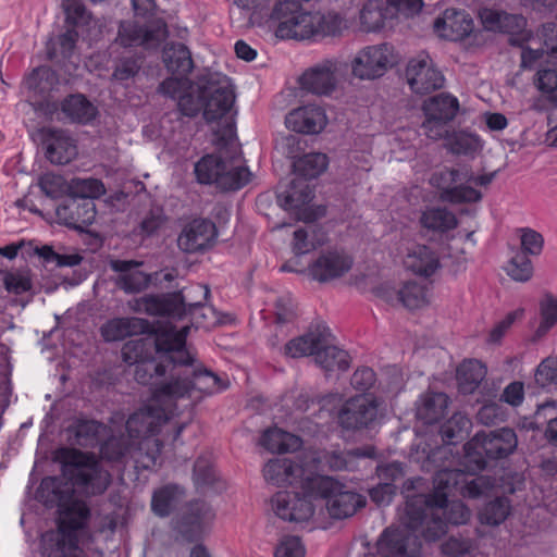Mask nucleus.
Returning a JSON list of instances; mask_svg holds the SVG:
<instances>
[{
	"label": "nucleus",
	"mask_w": 557,
	"mask_h": 557,
	"mask_svg": "<svg viewBox=\"0 0 557 557\" xmlns=\"http://www.w3.org/2000/svg\"><path fill=\"white\" fill-rule=\"evenodd\" d=\"M480 18L484 28L492 32L516 33L525 25V20L521 15L508 14L492 9L480 11Z\"/></svg>",
	"instance_id": "nucleus-31"
},
{
	"label": "nucleus",
	"mask_w": 557,
	"mask_h": 557,
	"mask_svg": "<svg viewBox=\"0 0 557 557\" xmlns=\"http://www.w3.org/2000/svg\"><path fill=\"white\" fill-rule=\"evenodd\" d=\"M163 60L170 72L181 76H186L194 67L189 49L181 42L169 45L163 51Z\"/></svg>",
	"instance_id": "nucleus-39"
},
{
	"label": "nucleus",
	"mask_w": 557,
	"mask_h": 557,
	"mask_svg": "<svg viewBox=\"0 0 557 557\" xmlns=\"http://www.w3.org/2000/svg\"><path fill=\"white\" fill-rule=\"evenodd\" d=\"M271 505L280 519L302 523L325 512L332 519L349 518L366 506V498L330 476L308 475L301 492H277Z\"/></svg>",
	"instance_id": "nucleus-2"
},
{
	"label": "nucleus",
	"mask_w": 557,
	"mask_h": 557,
	"mask_svg": "<svg viewBox=\"0 0 557 557\" xmlns=\"http://www.w3.org/2000/svg\"><path fill=\"white\" fill-rule=\"evenodd\" d=\"M141 262L134 260H111L110 268L117 273L115 285L126 294H137L145 290L150 283V277L138 270Z\"/></svg>",
	"instance_id": "nucleus-24"
},
{
	"label": "nucleus",
	"mask_w": 557,
	"mask_h": 557,
	"mask_svg": "<svg viewBox=\"0 0 557 557\" xmlns=\"http://www.w3.org/2000/svg\"><path fill=\"white\" fill-rule=\"evenodd\" d=\"M315 34L323 36H336L346 28V24L344 18L336 13H315Z\"/></svg>",
	"instance_id": "nucleus-58"
},
{
	"label": "nucleus",
	"mask_w": 557,
	"mask_h": 557,
	"mask_svg": "<svg viewBox=\"0 0 557 557\" xmlns=\"http://www.w3.org/2000/svg\"><path fill=\"white\" fill-rule=\"evenodd\" d=\"M446 147L455 154L468 156L481 148V141L472 134L458 132L447 138Z\"/></svg>",
	"instance_id": "nucleus-54"
},
{
	"label": "nucleus",
	"mask_w": 557,
	"mask_h": 557,
	"mask_svg": "<svg viewBox=\"0 0 557 557\" xmlns=\"http://www.w3.org/2000/svg\"><path fill=\"white\" fill-rule=\"evenodd\" d=\"M542 321L539 331L546 332L557 323V297L547 293L540 302Z\"/></svg>",
	"instance_id": "nucleus-62"
},
{
	"label": "nucleus",
	"mask_w": 557,
	"mask_h": 557,
	"mask_svg": "<svg viewBox=\"0 0 557 557\" xmlns=\"http://www.w3.org/2000/svg\"><path fill=\"white\" fill-rule=\"evenodd\" d=\"M520 232H521L520 240H521V248H522L521 253H524L525 256L541 255V252L543 250V246H544L543 236L535 230H532L529 227L521 228Z\"/></svg>",
	"instance_id": "nucleus-64"
},
{
	"label": "nucleus",
	"mask_w": 557,
	"mask_h": 557,
	"mask_svg": "<svg viewBox=\"0 0 557 557\" xmlns=\"http://www.w3.org/2000/svg\"><path fill=\"white\" fill-rule=\"evenodd\" d=\"M57 73L48 66L35 69L24 81V86L35 95L45 96L58 85Z\"/></svg>",
	"instance_id": "nucleus-44"
},
{
	"label": "nucleus",
	"mask_w": 557,
	"mask_h": 557,
	"mask_svg": "<svg viewBox=\"0 0 557 557\" xmlns=\"http://www.w3.org/2000/svg\"><path fill=\"white\" fill-rule=\"evenodd\" d=\"M169 36L168 25L161 17L149 21L145 26L134 21L121 22L117 40L124 47L144 46L157 48Z\"/></svg>",
	"instance_id": "nucleus-10"
},
{
	"label": "nucleus",
	"mask_w": 557,
	"mask_h": 557,
	"mask_svg": "<svg viewBox=\"0 0 557 557\" xmlns=\"http://www.w3.org/2000/svg\"><path fill=\"white\" fill-rule=\"evenodd\" d=\"M69 189L73 198L90 199L99 197L106 193L104 185L97 178H73L69 184Z\"/></svg>",
	"instance_id": "nucleus-51"
},
{
	"label": "nucleus",
	"mask_w": 557,
	"mask_h": 557,
	"mask_svg": "<svg viewBox=\"0 0 557 557\" xmlns=\"http://www.w3.org/2000/svg\"><path fill=\"white\" fill-rule=\"evenodd\" d=\"M407 82L416 94H429L444 84V76L433 66L429 55L411 60L406 70Z\"/></svg>",
	"instance_id": "nucleus-15"
},
{
	"label": "nucleus",
	"mask_w": 557,
	"mask_h": 557,
	"mask_svg": "<svg viewBox=\"0 0 557 557\" xmlns=\"http://www.w3.org/2000/svg\"><path fill=\"white\" fill-rule=\"evenodd\" d=\"M392 18L393 9L387 0H370L360 12V22L367 32L381 29L385 21Z\"/></svg>",
	"instance_id": "nucleus-35"
},
{
	"label": "nucleus",
	"mask_w": 557,
	"mask_h": 557,
	"mask_svg": "<svg viewBox=\"0 0 557 557\" xmlns=\"http://www.w3.org/2000/svg\"><path fill=\"white\" fill-rule=\"evenodd\" d=\"M421 225L432 232L445 233L454 230L457 224L456 215L446 208H429L420 216Z\"/></svg>",
	"instance_id": "nucleus-42"
},
{
	"label": "nucleus",
	"mask_w": 557,
	"mask_h": 557,
	"mask_svg": "<svg viewBox=\"0 0 557 557\" xmlns=\"http://www.w3.org/2000/svg\"><path fill=\"white\" fill-rule=\"evenodd\" d=\"M218 236L215 224L209 219H194L187 223L177 237L178 248L186 253L210 249Z\"/></svg>",
	"instance_id": "nucleus-12"
},
{
	"label": "nucleus",
	"mask_w": 557,
	"mask_h": 557,
	"mask_svg": "<svg viewBox=\"0 0 557 557\" xmlns=\"http://www.w3.org/2000/svg\"><path fill=\"white\" fill-rule=\"evenodd\" d=\"M77 40L78 33L75 28H69L57 38H50L47 42L48 59L54 60L59 57L63 59L71 58L74 53Z\"/></svg>",
	"instance_id": "nucleus-46"
},
{
	"label": "nucleus",
	"mask_w": 557,
	"mask_h": 557,
	"mask_svg": "<svg viewBox=\"0 0 557 557\" xmlns=\"http://www.w3.org/2000/svg\"><path fill=\"white\" fill-rule=\"evenodd\" d=\"M195 360L187 366L171 368V381L158 387L156 397L158 400H175L189 394L191 389H198L203 394H215L228 387V380L218 374L194 366Z\"/></svg>",
	"instance_id": "nucleus-5"
},
{
	"label": "nucleus",
	"mask_w": 557,
	"mask_h": 557,
	"mask_svg": "<svg viewBox=\"0 0 557 557\" xmlns=\"http://www.w3.org/2000/svg\"><path fill=\"white\" fill-rule=\"evenodd\" d=\"M158 90L166 97L176 99L178 110L181 111V99L187 95L196 94V83L191 84L184 76L169 77L160 84Z\"/></svg>",
	"instance_id": "nucleus-49"
},
{
	"label": "nucleus",
	"mask_w": 557,
	"mask_h": 557,
	"mask_svg": "<svg viewBox=\"0 0 557 557\" xmlns=\"http://www.w3.org/2000/svg\"><path fill=\"white\" fill-rule=\"evenodd\" d=\"M166 221L168 218L164 210L159 206H153L146 212L140 221L138 225L139 233L147 237L152 236L165 225Z\"/></svg>",
	"instance_id": "nucleus-56"
},
{
	"label": "nucleus",
	"mask_w": 557,
	"mask_h": 557,
	"mask_svg": "<svg viewBox=\"0 0 557 557\" xmlns=\"http://www.w3.org/2000/svg\"><path fill=\"white\" fill-rule=\"evenodd\" d=\"M304 468L288 458L271 459L263 468L264 479L276 486L293 485L298 483V481L301 485L308 478H304Z\"/></svg>",
	"instance_id": "nucleus-27"
},
{
	"label": "nucleus",
	"mask_w": 557,
	"mask_h": 557,
	"mask_svg": "<svg viewBox=\"0 0 557 557\" xmlns=\"http://www.w3.org/2000/svg\"><path fill=\"white\" fill-rule=\"evenodd\" d=\"M422 110L425 116H434L450 122L459 110V102L456 97L449 94H438L425 100Z\"/></svg>",
	"instance_id": "nucleus-38"
},
{
	"label": "nucleus",
	"mask_w": 557,
	"mask_h": 557,
	"mask_svg": "<svg viewBox=\"0 0 557 557\" xmlns=\"http://www.w3.org/2000/svg\"><path fill=\"white\" fill-rule=\"evenodd\" d=\"M285 124L296 133L318 134L326 124V115L319 107H300L286 115Z\"/></svg>",
	"instance_id": "nucleus-26"
},
{
	"label": "nucleus",
	"mask_w": 557,
	"mask_h": 557,
	"mask_svg": "<svg viewBox=\"0 0 557 557\" xmlns=\"http://www.w3.org/2000/svg\"><path fill=\"white\" fill-rule=\"evenodd\" d=\"M429 302L428 290L424 286L408 282L400 287V305L413 310L425 306Z\"/></svg>",
	"instance_id": "nucleus-52"
},
{
	"label": "nucleus",
	"mask_w": 557,
	"mask_h": 557,
	"mask_svg": "<svg viewBox=\"0 0 557 557\" xmlns=\"http://www.w3.org/2000/svg\"><path fill=\"white\" fill-rule=\"evenodd\" d=\"M44 145L46 158L53 164H67L77 156L75 140L63 129H45Z\"/></svg>",
	"instance_id": "nucleus-23"
},
{
	"label": "nucleus",
	"mask_w": 557,
	"mask_h": 557,
	"mask_svg": "<svg viewBox=\"0 0 557 557\" xmlns=\"http://www.w3.org/2000/svg\"><path fill=\"white\" fill-rule=\"evenodd\" d=\"M315 364L325 372L346 371L350 364V358L347 351L332 344V335L326 337V344L322 345L317 355Z\"/></svg>",
	"instance_id": "nucleus-37"
},
{
	"label": "nucleus",
	"mask_w": 557,
	"mask_h": 557,
	"mask_svg": "<svg viewBox=\"0 0 557 557\" xmlns=\"http://www.w3.org/2000/svg\"><path fill=\"white\" fill-rule=\"evenodd\" d=\"M152 393V404L134 412L126 421V430L131 438L140 440L138 443L137 462L145 469L158 463L162 443L152 437L161 425L175 414V403L169 399L158 400Z\"/></svg>",
	"instance_id": "nucleus-3"
},
{
	"label": "nucleus",
	"mask_w": 557,
	"mask_h": 557,
	"mask_svg": "<svg viewBox=\"0 0 557 557\" xmlns=\"http://www.w3.org/2000/svg\"><path fill=\"white\" fill-rule=\"evenodd\" d=\"M225 169L219 178L218 187L223 190H236L245 186L250 181V172L247 166L242 164V157L235 140L225 143Z\"/></svg>",
	"instance_id": "nucleus-19"
},
{
	"label": "nucleus",
	"mask_w": 557,
	"mask_h": 557,
	"mask_svg": "<svg viewBox=\"0 0 557 557\" xmlns=\"http://www.w3.org/2000/svg\"><path fill=\"white\" fill-rule=\"evenodd\" d=\"M352 267V259L342 250H327L322 252L317 260L309 265L310 276L326 283L345 275Z\"/></svg>",
	"instance_id": "nucleus-16"
},
{
	"label": "nucleus",
	"mask_w": 557,
	"mask_h": 557,
	"mask_svg": "<svg viewBox=\"0 0 557 557\" xmlns=\"http://www.w3.org/2000/svg\"><path fill=\"white\" fill-rule=\"evenodd\" d=\"M150 324L147 320L140 318H115L107 321L101 327L100 333L106 342L122 341L126 336L145 334L149 332Z\"/></svg>",
	"instance_id": "nucleus-28"
},
{
	"label": "nucleus",
	"mask_w": 557,
	"mask_h": 557,
	"mask_svg": "<svg viewBox=\"0 0 557 557\" xmlns=\"http://www.w3.org/2000/svg\"><path fill=\"white\" fill-rule=\"evenodd\" d=\"M7 292L15 295L29 292L33 287L30 270L14 269L11 271H2V283Z\"/></svg>",
	"instance_id": "nucleus-48"
},
{
	"label": "nucleus",
	"mask_w": 557,
	"mask_h": 557,
	"mask_svg": "<svg viewBox=\"0 0 557 557\" xmlns=\"http://www.w3.org/2000/svg\"><path fill=\"white\" fill-rule=\"evenodd\" d=\"M168 364L164 363H156L154 358L147 360L145 362H140L135 364V380L143 385L153 384V380L160 376L165 375L168 372Z\"/></svg>",
	"instance_id": "nucleus-55"
},
{
	"label": "nucleus",
	"mask_w": 557,
	"mask_h": 557,
	"mask_svg": "<svg viewBox=\"0 0 557 557\" xmlns=\"http://www.w3.org/2000/svg\"><path fill=\"white\" fill-rule=\"evenodd\" d=\"M40 190L51 199H58L64 195L69 186L63 176L53 173H45L38 178Z\"/></svg>",
	"instance_id": "nucleus-60"
},
{
	"label": "nucleus",
	"mask_w": 557,
	"mask_h": 557,
	"mask_svg": "<svg viewBox=\"0 0 557 557\" xmlns=\"http://www.w3.org/2000/svg\"><path fill=\"white\" fill-rule=\"evenodd\" d=\"M326 166L327 157L321 152L305 154L294 163L295 173L305 181L318 177Z\"/></svg>",
	"instance_id": "nucleus-47"
},
{
	"label": "nucleus",
	"mask_w": 557,
	"mask_h": 557,
	"mask_svg": "<svg viewBox=\"0 0 557 557\" xmlns=\"http://www.w3.org/2000/svg\"><path fill=\"white\" fill-rule=\"evenodd\" d=\"M473 172L467 165L443 168L432 173L429 183L438 190L442 201L453 205L472 203L482 199V194L470 186Z\"/></svg>",
	"instance_id": "nucleus-7"
},
{
	"label": "nucleus",
	"mask_w": 557,
	"mask_h": 557,
	"mask_svg": "<svg viewBox=\"0 0 557 557\" xmlns=\"http://www.w3.org/2000/svg\"><path fill=\"white\" fill-rule=\"evenodd\" d=\"M510 512V503L507 498H496L488 504L480 512L482 523L490 525H498L503 523Z\"/></svg>",
	"instance_id": "nucleus-53"
},
{
	"label": "nucleus",
	"mask_w": 557,
	"mask_h": 557,
	"mask_svg": "<svg viewBox=\"0 0 557 557\" xmlns=\"http://www.w3.org/2000/svg\"><path fill=\"white\" fill-rule=\"evenodd\" d=\"M226 157L225 144L219 148L216 153L202 157L195 164V174L198 182L201 184H215L218 186L222 171L225 169Z\"/></svg>",
	"instance_id": "nucleus-32"
},
{
	"label": "nucleus",
	"mask_w": 557,
	"mask_h": 557,
	"mask_svg": "<svg viewBox=\"0 0 557 557\" xmlns=\"http://www.w3.org/2000/svg\"><path fill=\"white\" fill-rule=\"evenodd\" d=\"M379 411L375 398L356 396L348 399L338 412L339 424L347 430H358L372 423Z\"/></svg>",
	"instance_id": "nucleus-14"
},
{
	"label": "nucleus",
	"mask_w": 557,
	"mask_h": 557,
	"mask_svg": "<svg viewBox=\"0 0 557 557\" xmlns=\"http://www.w3.org/2000/svg\"><path fill=\"white\" fill-rule=\"evenodd\" d=\"M145 337L127 341L121 350L123 361L128 364H138L153 359L154 354L164 356V344L169 341L166 335H158L156 329L148 332Z\"/></svg>",
	"instance_id": "nucleus-17"
},
{
	"label": "nucleus",
	"mask_w": 557,
	"mask_h": 557,
	"mask_svg": "<svg viewBox=\"0 0 557 557\" xmlns=\"http://www.w3.org/2000/svg\"><path fill=\"white\" fill-rule=\"evenodd\" d=\"M183 491L177 485H165L156 490L151 499V509L158 517H168L177 506Z\"/></svg>",
	"instance_id": "nucleus-43"
},
{
	"label": "nucleus",
	"mask_w": 557,
	"mask_h": 557,
	"mask_svg": "<svg viewBox=\"0 0 557 557\" xmlns=\"http://www.w3.org/2000/svg\"><path fill=\"white\" fill-rule=\"evenodd\" d=\"M389 64L391 49L386 44L369 46L351 60V75L359 79H374L382 76Z\"/></svg>",
	"instance_id": "nucleus-11"
},
{
	"label": "nucleus",
	"mask_w": 557,
	"mask_h": 557,
	"mask_svg": "<svg viewBox=\"0 0 557 557\" xmlns=\"http://www.w3.org/2000/svg\"><path fill=\"white\" fill-rule=\"evenodd\" d=\"M140 66L138 59L134 57L121 58L115 62L112 79L126 82L134 78L138 74Z\"/></svg>",
	"instance_id": "nucleus-63"
},
{
	"label": "nucleus",
	"mask_w": 557,
	"mask_h": 557,
	"mask_svg": "<svg viewBox=\"0 0 557 557\" xmlns=\"http://www.w3.org/2000/svg\"><path fill=\"white\" fill-rule=\"evenodd\" d=\"M58 222L72 228H83L94 223L96 207L90 199L70 197L55 210Z\"/></svg>",
	"instance_id": "nucleus-20"
},
{
	"label": "nucleus",
	"mask_w": 557,
	"mask_h": 557,
	"mask_svg": "<svg viewBox=\"0 0 557 557\" xmlns=\"http://www.w3.org/2000/svg\"><path fill=\"white\" fill-rule=\"evenodd\" d=\"M278 22L276 36L280 38L305 39L315 35V13L302 11L294 0L280 1L271 13Z\"/></svg>",
	"instance_id": "nucleus-8"
},
{
	"label": "nucleus",
	"mask_w": 557,
	"mask_h": 557,
	"mask_svg": "<svg viewBox=\"0 0 557 557\" xmlns=\"http://www.w3.org/2000/svg\"><path fill=\"white\" fill-rule=\"evenodd\" d=\"M327 336H331L329 327L317 324L305 334L288 341L284 346V354L290 358L312 356L315 361L322 345L326 344Z\"/></svg>",
	"instance_id": "nucleus-21"
},
{
	"label": "nucleus",
	"mask_w": 557,
	"mask_h": 557,
	"mask_svg": "<svg viewBox=\"0 0 557 557\" xmlns=\"http://www.w3.org/2000/svg\"><path fill=\"white\" fill-rule=\"evenodd\" d=\"M471 426V420L466 414L455 413L441 426L443 442L447 445H456L469 435Z\"/></svg>",
	"instance_id": "nucleus-45"
},
{
	"label": "nucleus",
	"mask_w": 557,
	"mask_h": 557,
	"mask_svg": "<svg viewBox=\"0 0 557 557\" xmlns=\"http://www.w3.org/2000/svg\"><path fill=\"white\" fill-rule=\"evenodd\" d=\"M507 274L517 282H528L533 275L531 260L524 253H517L506 268Z\"/></svg>",
	"instance_id": "nucleus-59"
},
{
	"label": "nucleus",
	"mask_w": 557,
	"mask_h": 557,
	"mask_svg": "<svg viewBox=\"0 0 557 557\" xmlns=\"http://www.w3.org/2000/svg\"><path fill=\"white\" fill-rule=\"evenodd\" d=\"M327 240L325 232L312 222H306L293 232L292 250L295 256L307 255L323 246Z\"/></svg>",
	"instance_id": "nucleus-29"
},
{
	"label": "nucleus",
	"mask_w": 557,
	"mask_h": 557,
	"mask_svg": "<svg viewBox=\"0 0 557 557\" xmlns=\"http://www.w3.org/2000/svg\"><path fill=\"white\" fill-rule=\"evenodd\" d=\"M260 444L271 453L285 454L300 448L302 442L294 434L273 428L264 431Z\"/></svg>",
	"instance_id": "nucleus-36"
},
{
	"label": "nucleus",
	"mask_w": 557,
	"mask_h": 557,
	"mask_svg": "<svg viewBox=\"0 0 557 557\" xmlns=\"http://www.w3.org/2000/svg\"><path fill=\"white\" fill-rule=\"evenodd\" d=\"M189 326H184L176 330L171 324L160 325L156 330L158 335H166L169 341L164 346L165 361L171 363L173 370L177 366H187L194 361V356L185 348L186 336L189 332Z\"/></svg>",
	"instance_id": "nucleus-22"
},
{
	"label": "nucleus",
	"mask_w": 557,
	"mask_h": 557,
	"mask_svg": "<svg viewBox=\"0 0 557 557\" xmlns=\"http://www.w3.org/2000/svg\"><path fill=\"white\" fill-rule=\"evenodd\" d=\"M215 518L212 507L205 500H194L186 505L177 529L188 541L200 539L210 528Z\"/></svg>",
	"instance_id": "nucleus-13"
},
{
	"label": "nucleus",
	"mask_w": 557,
	"mask_h": 557,
	"mask_svg": "<svg viewBox=\"0 0 557 557\" xmlns=\"http://www.w3.org/2000/svg\"><path fill=\"white\" fill-rule=\"evenodd\" d=\"M447 396L443 393H426L417 406V417L426 424L436 422L447 407Z\"/></svg>",
	"instance_id": "nucleus-40"
},
{
	"label": "nucleus",
	"mask_w": 557,
	"mask_h": 557,
	"mask_svg": "<svg viewBox=\"0 0 557 557\" xmlns=\"http://www.w3.org/2000/svg\"><path fill=\"white\" fill-rule=\"evenodd\" d=\"M405 267L421 276H431L438 268L437 256L426 246H416L404 260Z\"/></svg>",
	"instance_id": "nucleus-34"
},
{
	"label": "nucleus",
	"mask_w": 557,
	"mask_h": 557,
	"mask_svg": "<svg viewBox=\"0 0 557 557\" xmlns=\"http://www.w3.org/2000/svg\"><path fill=\"white\" fill-rule=\"evenodd\" d=\"M55 458L71 485H62L55 478L41 482L42 492L51 491L53 494L46 502L55 503L59 507L58 530L42 535L41 554L44 557H85L79 549L78 537L86 528L90 511L84 502L73 499L72 492L76 488L86 496L100 495L109 487L111 474L92 455L75 448H60Z\"/></svg>",
	"instance_id": "nucleus-1"
},
{
	"label": "nucleus",
	"mask_w": 557,
	"mask_h": 557,
	"mask_svg": "<svg viewBox=\"0 0 557 557\" xmlns=\"http://www.w3.org/2000/svg\"><path fill=\"white\" fill-rule=\"evenodd\" d=\"M61 111L71 122L81 124L92 121L98 113L97 108L82 94L66 97L61 103Z\"/></svg>",
	"instance_id": "nucleus-33"
},
{
	"label": "nucleus",
	"mask_w": 557,
	"mask_h": 557,
	"mask_svg": "<svg viewBox=\"0 0 557 557\" xmlns=\"http://www.w3.org/2000/svg\"><path fill=\"white\" fill-rule=\"evenodd\" d=\"M486 375V368L478 360L463 361L457 369L459 389L463 394L473 393Z\"/></svg>",
	"instance_id": "nucleus-41"
},
{
	"label": "nucleus",
	"mask_w": 557,
	"mask_h": 557,
	"mask_svg": "<svg viewBox=\"0 0 557 557\" xmlns=\"http://www.w3.org/2000/svg\"><path fill=\"white\" fill-rule=\"evenodd\" d=\"M106 430V425L96 420L78 419L67 428V433L73 445L95 447Z\"/></svg>",
	"instance_id": "nucleus-30"
},
{
	"label": "nucleus",
	"mask_w": 557,
	"mask_h": 557,
	"mask_svg": "<svg viewBox=\"0 0 557 557\" xmlns=\"http://www.w3.org/2000/svg\"><path fill=\"white\" fill-rule=\"evenodd\" d=\"M210 289L206 285L196 284L178 294L184 311L194 314V309L200 307L208 298Z\"/></svg>",
	"instance_id": "nucleus-57"
},
{
	"label": "nucleus",
	"mask_w": 557,
	"mask_h": 557,
	"mask_svg": "<svg viewBox=\"0 0 557 557\" xmlns=\"http://www.w3.org/2000/svg\"><path fill=\"white\" fill-rule=\"evenodd\" d=\"M235 92L230 78L218 72H207L196 81V94L181 99V113L195 117L202 112L210 123L222 119L233 110Z\"/></svg>",
	"instance_id": "nucleus-4"
},
{
	"label": "nucleus",
	"mask_w": 557,
	"mask_h": 557,
	"mask_svg": "<svg viewBox=\"0 0 557 557\" xmlns=\"http://www.w3.org/2000/svg\"><path fill=\"white\" fill-rule=\"evenodd\" d=\"M518 444L512 429L503 428L496 431L478 432L466 445L465 453L469 463L476 470L486 467L487 459L506 458L513 453Z\"/></svg>",
	"instance_id": "nucleus-6"
},
{
	"label": "nucleus",
	"mask_w": 557,
	"mask_h": 557,
	"mask_svg": "<svg viewBox=\"0 0 557 557\" xmlns=\"http://www.w3.org/2000/svg\"><path fill=\"white\" fill-rule=\"evenodd\" d=\"M473 29V21L462 10L447 9L441 17L434 21V30L447 40H462Z\"/></svg>",
	"instance_id": "nucleus-25"
},
{
	"label": "nucleus",
	"mask_w": 557,
	"mask_h": 557,
	"mask_svg": "<svg viewBox=\"0 0 557 557\" xmlns=\"http://www.w3.org/2000/svg\"><path fill=\"white\" fill-rule=\"evenodd\" d=\"M447 557H466L476 548L474 542L467 537L450 536L441 546Z\"/></svg>",
	"instance_id": "nucleus-61"
},
{
	"label": "nucleus",
	"mask_w": 557,
	"mask_h": 557,
	"mask_svg": "<svg viewBox=\"0 0 557 557\" xmlns=\"http://www.w3.org/2000/svg\"><path fill=\"white\" fill-rule=\"evenodd\" d=\"M375 449L372 446L354 448L348 451H333L325 456L326 463L333 470H346L352 458H373Z\"/></svg>",
	"instance_id": "nucleus-50"
},
{
	"label": "nucleus",
	"mask_w": 557,
	"mask_h": 557,
	"mask_svg": "<svg viewBox=\"0 0 557 557\" xmlns=\"http://www.w3.org/2000/svg\"><path fill=\"white\" fill-rule=\"evenodd\" d=\"M312 198V189L301 177L292 181L288 189L278 195L281 205L287 210H297V219L304 222H313L318 219V214L307 207Z\"/></svg>",
	"instance_id": "nucleus-18"
},
{
	"label": "nucleus",
	"mask_w": 557,
	"mask_h": 557,
	"mask_svg": "<svg viewBox=\"0 0 557 557\" xmlns=\"http://www.w3.org/2000/svg\"><path fill=\"white\" fill-rule=\"evenodd\" d=\"M347 70V64L337 59H323L308 67L300 77L304 90L318 96H331Z\"/></svg>",
	"instance_id": "nucleus-9"
}]
</instances>
